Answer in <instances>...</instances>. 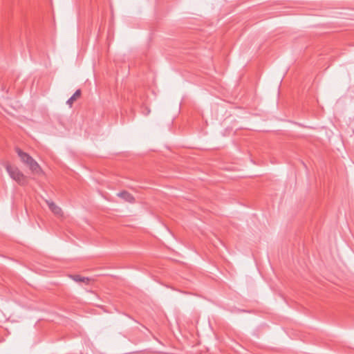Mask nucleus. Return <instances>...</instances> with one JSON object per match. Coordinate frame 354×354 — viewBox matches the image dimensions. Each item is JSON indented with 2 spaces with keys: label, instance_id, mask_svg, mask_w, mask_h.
Returning a JSON list of instances; mask_svg holds the SVG:
<instances>
[{
  "label": "nucleus",
  "instance_id": "obj_1",
  "mask_svg": "<svg viewBox=\"0 0 354 354\" xmlns=\"http://www.w3.org/2000/svg\"><path fill=\"white\" fill-rule=\"evenodd\" d=\"M16 152L21 162L26 165L33 173L38 174L41 171L39 164L28 153L24 152L19 148H16Z\"/></svg>",
  "mask_w": 354,
  "mask_h": 354
},
{
  "label": "nucleus",
  "instance_id": "obj_2",
  "mask_svg": "<svg viewBox=\"0 0 354 354\" xmlns=\"http://www.w3.org/2000/svg\"><path fill=\"white\" fill-rule=\"evenodd\" d=\"M6 169L10 177L14 180H15L17 183H19L21 185H24L26 183V177L17 167H14L9 164H6Z\"/></svg>",
  "mask_w": 354,
  "mask_h": 354
},
{
  "label": "nucleus",
  "instance_id": "obj_3",
  "mask_svg": "<svg viewBox=\"0 0 354 354\" xmlns=\"http://www.w3.org/2000/svg\"><path fill=\"white\" fill-rule=\"evenodd\" d=\"M117 195H118V196L122 198L123 200H124L127 202L133 203L135 201V198L133 196V195H131L130 193H129L127 191L120 192L118 193Z\"/></svg>",
  "mask_w": 354,
  "mask_h": 354
},
{
  "label": "nucleus",
  "instance_id": "obj_4",
  "mask_svg": "<svg viewBox=\"0 0 354 354\" xmlns=\"http://www.w3.org/2000/svg\"><path fill=\"white\" fill-rule=\"evenodd\" d=\"M82 94V91L80 89H77L74 94L66 101V104L68 105L69 108L72 107L73 104L77 101L79 98H80Z\"/></svg>",
  "mask_w": 354,
  "mask_h": 354
},
{
  "label": "nucleus",
  "instance_id": "obj_5",
  "mask_svg": "<svg viewBox=\"0 0 354 354\" xmlns=\"http://www.w3.org/2000/svg\"><path fill=\"white\" fill-rule=\"evenodd\" d=\"M46 203L49 209L57 216L62 214V209L56 205L53 201H46Z\"/></svg>",
  "mask_w": 354,
  "mask_h": 354
},
{
  "label": "nucleus",
  "instance_id": "obj_6",
  "mask_svg": "<svg viewBox=\"0 0 354 354\" xmlns=\"http://www.w3.org/2000/svg\"><path fill=\"white\" fill-rule=\"evenodd\" d=\"M71 277L76 282H82L85 283H88L90 279L88 277H82L80 275H72Z\"/></svg>",
  "mask_w": 354,
  "mask_h": 354
}]
</instances>
